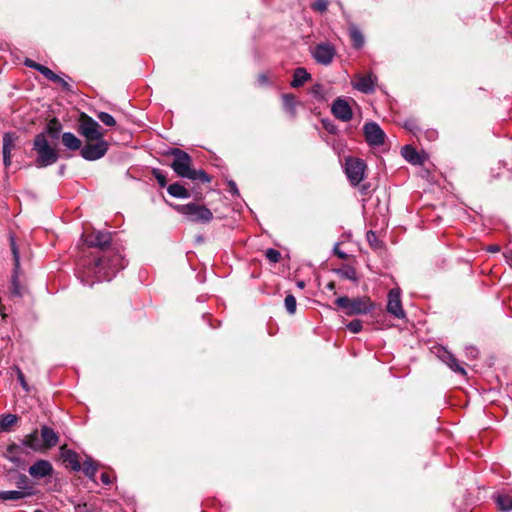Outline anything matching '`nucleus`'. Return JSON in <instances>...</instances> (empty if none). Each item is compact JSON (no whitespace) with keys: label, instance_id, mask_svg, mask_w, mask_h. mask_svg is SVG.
<instances>
[{"label":"nucleus","instance_id":"45","mask_svg":"<svg viewBox=\"0 0 512 512\" xmlns=\"http://www.w3.org/2000/svg\"><path fill=\"white\" fill-rule=\"evenodd\" d=\"M54 82L60 84V86L62 87V89L64 91H66V92H73L72 86L64 78L60 77L59 80H54Z\"/></svg>","mask_w":512,"mask_h":512},{"label":"nucleus","instance_id":"4","mask_svg":"<svg viewBox=\"0 0 512 512\" xmlns=\"http://www.w3.org/2000/svg\"><path fill=\"white\" fill-rule=\"evenodd\" d=\"M59 452L66 468L75 472L82 470L90 480L95 481V476L100 466L98 462L93 460L90 456H86V460L81 464L80 455L76 451L68 448L66 444L60 447Z\"/></svg>","mask_w":512,"mask_h":512},{"label":"nucleus","instance_id":"11","mask_svg":"<svg viewBox=\"0 0 512 512\" xmlns=\"http://www.w3.org/2000/svg\"><path fill=\"white\" fill-rule=\"evenodd\" d=\"M365 140L371 147H379L385 143L386 134L378 123L370 121L364 124Z\"/></svg>","mask_w":512,"mask_h":512},{"label":"nucleus","instance_id":"25","mask_svg":"<svg viewBox=\"0 0 512 512\" xmlns=\"http://www.w3.org/2000/svg\"><path fill=\"white\" fill-rule=\"evenodd\" d=\"M401 153L404 159L413 165H419L422 163V157L415 150V148L410 145L404 146Z\"/></svg>","mask_w":512,"mask_h":512},{"label":"nucleus","instance_id":"9","mask_svg":"<svg viewBox=\"0 0 512 512\" xmlns=\"http://www.w3.org/2000/svg\"><path fill=\"white\" fill-rule=\"evenodd\" d=\"M366 164L362 159L349 157L345 162V173L352 186H357L364 178Z\"/></svg>","mask_w":512,"mask_h":512},{"label":"nucleus","instance_id":"20","mask_svg":"<svg viewBox=\"0 0 512 512\" xmlns=\"http://www.w3.org/2000/svg\"><path fill=\"white\" fill-rule=\"evenodd\" d=\"M375 81L376 77L372 74L359 75L353 82V87L362 93L369 94L375 90Z\"/></svg>","mask_w":512,"mask_h":512},{"label":"nucleus","instance_id":"24","mask_svg":"<svg viewBox=\"0 0 512 512\" xmlns=\"http://www.w3.org/2000/svg\"><path fill=\"white\" fill-rule=\"evenodd\" d=\"M282 102L284 110L294 118L296 116V106L298 104L296 97L291 93L282 95Z\"/></svg>","mask_w":512,"mask_h":512},{"label":"nucleus","instance_id":"19","mask_svg":"<svg viewBox=\"0 0 512 512\" xmlns=\"http://www.w3.org/2000/svg\"><path fill=\"white\" fill-rule=\"evenodd\" d=\"M437 356L446 363L451 370L454 372L461 374L462 376H466V370L458 363L455 356L447 351L445 348H437Z\"/></svg>","mask_w":512,"mask_h":512},{"label":"nucleus","instance_id":"8","mask_svg":"<svg viewBox=\"0 0 512 512\" xmlns=\"http://www.w3.org/2000/svg\"><path fill=\"white\" fill-rule=\"evenodd\" d=\"M78 132L85 137L87 142L104 139V132L99 123L86 114L81 116Z\"/></svg>","mask_w":512,"mask_h":512},{"label":"nucleus","instance_id":"37","mask_svg":"<svg viewBox=\"0 0 512 512\" xmlns=\"http://www.w3.org/2000/svg\"><path fill=\"white\" fill-rule=\"evenodd\" d=\"M153 176L157 180L160 187H165L167 184L166 176L162 173L159 169H153L152 171Z\"/></svg>","mask_w":512,"mask_h":512},{"label":"nucleus","instance_id":"54","mask_svg":"<svg viewBox=\"0 0 512 512\" xmlns=\"http://www.w3.org/2000/svg\"><path fill=\"white\" fill-rule=\"evenodd\" d=\"M298 286H299V287H303V286H304V283H303V282H299V283H298Z\"/></svg>","mask_w":512,"mask_h":512},{"label":"nucleus","instance_id":"12","mask_svg":"<svg viewBox=\"0 0 512 512\" xmlns=\"http://www.w3.org/2000/svg\"><path fill=\"white\" fill-rule=\"evenodd\" d=\"M312 56L318 64L328 66L336 56V49L329 42L319 43L314 47Z\"/></svg>","mask_w":512,"mask_h":512},{"label":"nucleus","instance_id":"36","mask_svg":"<svg viewBox=\"0 0 512 512\" xmlns=\"http://www.w3.org/2000/svg\"><path fill=\"white\" fill-rule=\"evenodd\" d=\"M328 8V0H315L312 4V9L315 11H318L320 13H323Z\"/></svg>","mask_w":512,"mask_h":512},{"label":"nucleus","instance_id":"47","mask_svg":"<svg viewBox=\"0 0 512 512\" xmlns=\"http://www.w3.org/2000/svg\"><path fill=\"white\" fill-rule=\"evenodd\" d=\"M334 254L342 260L347 258V254L338 248V244H336L334 247Z\"/></svg>","mask_w":512,"mask_h":512},{"label":"nucleus","instance_id":"50","mask_svg":"<svg viewBox=\"0 0 512 512\" xmlns=\"http://www.w3.org/2000/svg\"><path fill=\"white\" fill-rule=\"evenodd\" d=\"M425 135L429 140H434L437 137V132L435 130H429L425 132Z\"/></svg>","mask_w":512,"mask_h":512},{"label":"nucleus","instance_id":"2","mask_svg":"<svg viewBox=\"0 0 512 512\" xmlns=\"http://www.w3.org/2000/svg\"><path fill=\"white\" fill-rule=\"evenodd\" d=\"M168 154L173 156L170 166L179 177L202 183H209L211 181V177L204 170H195L191 167L192 158L184 150L171 148Z\"/></svg>","mask_w":512,"mask_h":512},{"label":"nucleus","instance_id":"51","mask_svg":"<svg viewBox=\"0 0 512 512\" xmlns=\"http://www.w3.org/2000/svg\"><path fill=\"white\" fill-rule=\"evenodd\" d=\"M506 261L512 267V249L504 254Z\"/></svg>","mask_w":512,"mask_h":512},{"label":"nucleus","instance_id":"26","mask_svg":"<svg viewBox=\"0 0 512 512\" xmlns=\"http://www.w3.org/2000/svg\"><path fill=\"white\" fill-rule=\"evenodd\" d=\"M167 192L170 196L179 199H186L190 197L189 191L180 183H172L168 186Z\"/></svg>","mask_w":512,"mask_h":512},{"label":"nucleus","instance_id":"38","mask_svg":"<svg viewBox=\"0 0 512 512\" xmlns=\"http://www.w3.org/2000/svg\"><path fill=\"white\" fill-rule=\"evenodd\" d=\"M15 371H16V375H17V379L20 383V385L22 386V388L25 390V391H29V386H28V383L25 379V375L23 373V371L19 368V367H15Z\"/></svg>","mask_w":512,"mask_h":512},{"label":"nucleus","instance_id":"32","mask_svg":"<svg viewBox=\"0 0 512 512\" xmlns=\"http://www.w3.org/2000/svg\"><path fill=\"white\" fill-rule=\"evenodd\" d=\"M97 118L106 126L113 127L116 125L114 117L107 112H99L97 114Z\"/></svg>","mask_w":512,"mask_h":512},{"label":"nucleus","instance_id":"44","mask_svg":"<svg viewBox=\"0 0 512 512\" xmlns=\"http://www.w3.org/2000/svg\"><path fill=\"white\" fill-rule=\"evenodd\" d=\"M257 82L260 86H269L271 84L267 74L261 73L257 77Z\"/></svg>","mask_w":512,"mask_h":512},{"label":"nucleus","instance_id":"29","mask_svg":"<svg viewBox=\"0 0 512 512\" xmlns=\"http://www.w3.org/2000/svg\"><path fill=\"white\" fill-rule=\"evenodd\" d=\"M495 501L499 509L504 512L512 511V496L508 494H498Z\"/></svg>","mask_w":512,"mask_h":512},{"label":"nucleus","instance_id":"23","mask_svg":"<svg viewBox=\"0 0 512 512\" xmlns=\"http://www.w3.org/2000/svg\"><path fill=\"white\" fill-rule=\"evenodd\" d=\"M310 79L311 75L307 72V70L303 67H298L294 70L293 79L290 85L293 88H298Z\"/></svg>","mask_w":512,"mask_h":512},{"label":"nucleus","instance_id":"53","mask_svg":"<svg viewBox=\"0 0 512 512\" xmlns=\"http://www.w3.org/2000/svg\"><path fill=\"white\" fill-rule=\"evenodd\" d=\"M230 187H231V191L234 192V193H237V187H236V184L234 182H230L229 183Z\"/></svg>","mask_w":512,"mask_h":512},{"label":"nucleus","instance_id":"5","mask_svg":"<svg viewBox=\"0 0 512 512\" xmlns=\"http://www.w3.org/2000/svg\"><path fill=\"white\" fill-rule=\"evenodd\" d=\"M27 449L42 453L38 429L24 436L20 443L9 444L6 449V458L12 463L19 465L21 463V455L29 453Z\"/></svg>","mask_w":512,"mask_h":512},{"label":"nucleus","instance_id":"46","mask_svg":"<svg viewBox=\"0 0 512 512\" xmlns=\"http://www.w3.org/2000/svg\"><path fill=\"white\" fill-rule=\"evenodd\" d=\"M100 479L104 485H109L112 483L111 475L108 472H103L100 476Z\"/></svg>","mask_w":512,"mask_h":512},{"label":"nucleus","instance_id":"15","mask_svg":"<svg viewBox=\"0 0 512 512\" xmlns=\"http://www.w3.org/2000/svg\"><path fill=\"white\" fill-rule=\"evenodd\" d=\"M42 453L55 447L60 439L59 434L51 427L42 425L39 429Z\"/></svg>","mask_w":512,"mask_h":512},{"label":"nucleus","instance_id":"28","mask_svg":"<svg viewBox=\"0 0 512 512\" xmlns=\"http://www.w3.org/2000/svg\"><path fill=\"white\" fill-rule=\"evenodd\" d=\"M349 36L352 41V45L356 49H360L364 45V36L360 29H358L356 26H351L349 28Z\"/></svg>","mask_w":512,"mask_h":512},{"label":"nucleus","instance_id":"21","mask_svg":"<svg viewBox=\"0 0 512 512\" xmlns=\"http://www.w3.org/2000/svg\"><path fill=\"white\" fill-rule=\"evenodd\" d=\"M35 494L33 487H23V490L0 491V500L17 501Z\"/></svg>","mask_w":512,"mask_h":512},{"label":"nucleus","instance_id":"7","mask_svg":"<svg viewBox=\"0 0 512 512\" xmlns=\"http://www.w3.org/2000/svg\"><path fill=\"white\" fill-rule=\"evenodd\" d=\"M174 208L192 222L208 223L213 219V213L210 209L196 203L175 205Z\"/></svg>","mask_w":512,"mask_h":512},{"label":"nucleus","instance_id":"13","mask_svg":"<svg viewBox=\"0 0 512 512\" xmlns=\"http://www.w3.org/2000/svg\"><path fill=\"white\" fill-rule=\"evenodd\" d=\"M387 312L398 319L405 318V311L402 307L401 290L399 288H392L387 295Z\"/></svg>","mask_w":512,"mask_h":512},{"label":"nucleus","instance_id":"10","mask_svg":"<svg viewBox=\"0 0 512 512\" xmlns=\"http://www.w3.org/2000/svg\"><path fill=\"white\" fill-rule=\"evenodd\" d=\"M95 143L87 142L82 146L80 155L87 161H95L102 158L108 151L109 144L106 140H94Z\"/></svg>","mask_w":512,"mask_h":512},{"label":"nucleus","instance_id":"34","mask_svg":"<svg viewBox=\"0 0 512 512\" xmlns=\"http://www.w3.org/2000/svg\"><path fill=\"white\" fill-rule=\"evenodd\" d=\"M284 305H285V308L286 310L290 313V314H293L296 310V299L293 295L289 294L285 297V300H284Z\"/></svg>","mask_w":512,"mask_h":512},{"label":"nucleus","instance_id":"33","mask_svg":"<svg viewBox=\"0 0 512 512\" xmlns=\"http://www.w3.org/2000/svg\"><path fill=\"white\" fill-rule=\"evenodd\" d=\"M265 256L271 263H277L281 259V253L274 248H268L265 251Z\"/></svg>","mask_w":512,"mask_h":512},{"label":"nucleus","instance_id":"55","mask_svg":"<svg viewBox=\"0 0 512 512\" xmlns=\"http://www.w3.org/2000/svg\"><path fill=\"white\" fill-rule=\"evenodd\" d=\"M34 512H43V511H42V510H40V509H37V510H35Z\"/></svg>","mask_w":512,"mask_h":512},{"label":"nucleus","instance_id":"14","mask_svg":"<svg viewBox=\"0 0 512 512\" xmlns=\"http://www.w3.org/2000/svg\"><path fill=\"white\" fill-rule=\"evenodd\" d=\"M10 246L11 251L13 254V262H14V268L11 278V293L14 296L20 297L22 295L21 293V287L19 284V275H20V256H19V250L16 245V242L13 237L10 238Z\"/></svg>","mask_w":512,"mask_h":512},{"label":"nucleus","instance_id":"40","mask_svg":"<svg viewBox=\"0 0 512 512\" xmlns=\"http://www.w3.org/2000/svg\"><path fill=\"white\" fill-rule=\"evenodd\" d=\"M346 329L352 333H359L363 329L362 322H348L346 324Z\"/></svg>","mask_w":512,"mask_h":512},{"label":"nucleus","instance_id":"42","mask_svg":"<svg viewBox=\"0 0 512 512\" xmlns=\"http://www.w3.org/2000/svg\"><path fill=\"white\" fill-rule=\"evenodd\" d=\"M28 482V477L25 474H20L16 484L20 490H23V487H32L31 485H28Z\"/></svg>","mask_w":512,"mask_h":512},{"label":"nucleus","instance_id":"35","mask_svg":"<svg viewBox=\"0 0 512 512\" xmlns=\"http://www.w3.org/2000/svg\"><path fill=\"white\" fill-rule=\"evenodd\" d=\"M338 271H339V274L343 278H346V279H349V280H352V281H356V279H357L356 271L352 267H345L344 269H340Z\"/></svg>","mask_w":512,"mask_h":512},{"label":"nucleus","instance_id":"3","mask_svg":"<svg viewBox=\"0 0 512 512\" xmlns=\"http://www.w3.org/2000/svg\"><path fill=\"white\" fill-rule=\"evenodd\" d=\"M335 304L347 316H374L377 308V304L367 295L338 297Z\"/></svg>","mask_w":512,"mask_h":512},{"label":"nucleus","instance_id":"49","mask_svg":"<svg viewBox=\"0 0 512 512\" xmlns=\"http://www.w3.org/2000/svg\"><path fill=\"white\" fill-rule=\"evenodd\" d=\"M379 323H380L379 326L373 327L370 330H383V329L390 328L392 326V325H389L387 322H379Z\"/></svg>","mask_w":512,"mask_h":512},{"label":"nucleus","instance_id":"31","mask_svg":"<svg viewBox=\"0 0 512 512\" xmlns=\"http://www.w3.org/2000/svg\"><path fill=\"white\" fill-rule=\"evenodd\" d=\"M37 71L41 73L45 78L54 82V80H59L60 76L54 73L50 68L41 65L37 67Z\"/></svg>","mask_w":512,"mask_h":512},{"label":"nucleus","instance_id":"27","mask_svg":"<svg viewBox=\"0 0 512 512\" xmlns=\"http://www.w3.org/2000/svg\"><path fill=\"white\" fill-rule=\"evenodd\" d=\"M62 132V124L57 118H52L46 125L45 133L52 139H58Z\"/></svg>","mask_w":512,"mask_h":512},{"label":"nucleus","instance_id":"41","mask_svg":"<svg viewBox=\"0 0 512 512\" xmlns=\"http://www.w3.org/2000/svg\"><path fill=\"white\" fill-rule=\"evenodd\" d=\"M466 356L470 359H477L479 356V350L473 345H469L465 348Z\"/></svg>","mask_w":512,"mask_h":512},{"label":"nucleus","instance_id":"17","mask_svg":"<svg viewBox=\"0 0 512 512\" xmlns=\"http://www.w3.org/2000/svg\"><path fill=\"white\" fill-rule=\"evenodd\" d=\"M331 112L336 119L343 122H348L353 117V112L349 103L342 98H337L333 102Z\"/></svg>","mask_w":512,"mask_h":512},{"label":"nucleus","instance_id":"1","mask_svg":"<svg viewBox=\"0 0 512 512\" xmlns=\"http://www.w3.org/2000/svg\"><path fill=\"white\" fill-rule=\"evenodd\" d=\"M84 242L89 250L83 253L75 268L76 277L84 286L110 281L125 268V257L120 246L112 243L110 232L93 231L84 236Z\"/></svg>","mask_w":512,"mask_h":512},{"label":"nucleus","instance_id":"39","mask_svg":"<svg viewBox=\"0 0 512 512\" xmlns=\"http://www.w3.org/2000/svg\"><path fill=\"white\" fill-rule=\"evenodd\" d=\"M404 127H405V129L412 132L414 135H417L419 132H421L420 128L418 127V125L416 124V122L414 120H407L404 123Z\"/></svg>","mask_w":512,"mask_h":512},{"label":"nucleus","instance_id":"18","mask_svg":"<svg viewBox=\"0 0 512 512\" xmlns=\"http://www.w3.org/2000/svg\"><path fill=\"white\" fill-rule=\"evenodd\" d=\"M28 472L33 478H44L52 475L53 466L48 460L40 459L29 467Z\"/></svg>","mask_w":512,"mask_h":512},{"label":"nucleus","instance_id":"22","mask_svg":"<svg viewBox=\"0 0 512 512\" xmlns=\"http://www.w3.org/2000/svg\"><path fill=\"white\" fill-rule=\"evenodd\" d=\"M61 142L63 146L71 151L81 150L82 141L71 132H64L61 135Z\"/></svg>","mask_w":512,"mask_h":512},{"label":"nucleus","instance_id":"48","mask_svg":"<svg viewBox=\"0 0 512 512\" xmlns=\"http://www.w3.org/2000/svg\"><path fill=\"white\" fill-rule=\"evenodd\" d=\"M24 64L29 67V68H33L37 71V67L38 66H41L42 64H39V63H36L35 61L31 60V59H26Z\"/></svg>","mask_w":512,"mask_h":512},{"label":"nucleus","instance_id":"30","mask_svg":"<svg viewBox=\"0 0 512 512\" xmlns=\"http://www.w3.org/2000/svg\"><path fill=\"white\" fill-rule=\"evenodd\" d=\"M18 416L15 414L0 415V428L3 431H8L13 425L18 422Z\"/></svg>","mask_w":512,"mask_h":512},{"label":"nucleus","instance_id":"6","mask_svg":"<svg viewBox=\"0 0 512 512\" xmlns=\"http://www.w3.org/2000/svg\"><path fill=\"white\" fill-rule=\"evenodd\" d=\"M33 150L37 157L35 165L37 168H44L57 162L59 156L57 151L49 144L45 133H38L33 141Z\"/></svg>","mask_w":512,"mask_h":512},{"label":"nucleus","instance_id":"16","mask_svg":"<svg viewBox=\"0 0 512 512\" xmlns=\"http://www.w3.org/2000/svg\"><path fill=\"white\" fill-rule=\"evenodd\" d=\"M18 141V136L14 132H6L3 135V164L5 168H8L11 165L12 159V151L16 148V143Z\"/></svg>","mask_w":512,"mask_h":512},{"label":"nucleus","instance_id":"52","mask_svg":"<svg viewBox=\"0 0 512 512\" xmlns=\"http://www.w3.org/2000/svg\"><path fill=\"white\" fill-rule=\"evenodd\" d=\"M499 249H500V248H499V246H497V245H492V246H490V247L488 248V251H490V252H498V251H499Z\"/></svg>","mask_w":512,"mask_h":512},{"label":"nucleus","instance_id":"43","mask_svg":"<svg viewBox=\"0 0 512 512\" xmlns=\"http://www.w3.org/2000/svg\"><path fill=\"white\" fill-rule=\"evenodd\" d=\"M366 238H367V241L369 242V244L376 248L377 245H378V238H377V235L374 231L370 230L367 232L366 234Z\"/></svg>","mask_w":512,"mask_h":512}]
</instances>
